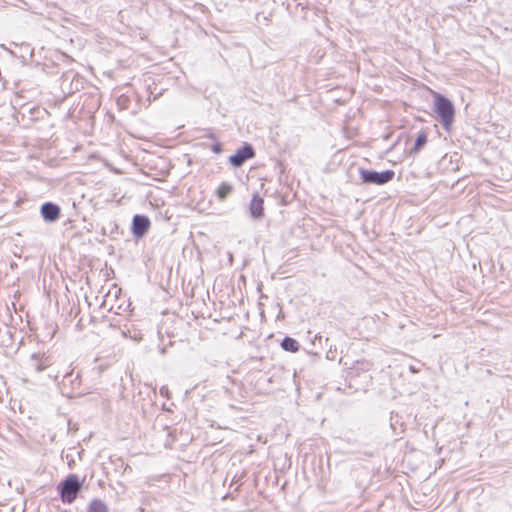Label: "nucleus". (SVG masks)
Segmentation results:
<instances>
[{
	"label": "nucleus",
	"mask_w": 512,
	"mask_h": 512,
	"mask_svg": "<svg viewBox=\"0 0 512 512\" xmlns=\"http://www.w3.org/2000/svg\"><path fill=\"white\" fill-rule=\"evenodd\" d=\"M81 489V483L77 475L71 474L61 482L58 486V490L63 503H72L76 498Z\"/></svg>",
	"instance_id": "f257e3e1"
},
{
	"label": "nucleus",
	"mask_w": 512,
	"mask_h": 512,
	"mask_svg": "<svg viewBox=\"0 0 512 512\" xmlns=\"http://www.w3.org/2000/svg\"><path fill=\"white\" fill-rule=\"evenodd\" d=\"M435 112L439 115L441 123L446 130H449L454 120L453 104L444 96H435Z\"/></svg>",
	"instance_id": "f03ea898"
},
{
	"label": "nucleus",
	"mask_w": 512,
	"mask_h": 512,
	"mask_svg": "<svg viewBox=\"0 0 512 512\" xmlns=\"http://www.w3.org/2000/svg\"><path fill=\"white\" fill-rule=\"evenodd\" d=\"M360 176H361L363 183L384 185V184L390 182L394 178L395 172L393 170L376 172V171L361 169Z\"/></svg>",
	"instance_id": "7ed1b4c3"
},
{
	"label": "nucleus",
	"mask_w": 512,
	"mask_h": 512,
	"mask_svg": "<svg viewBox=\"0 0 512 512\" xmlns=\"http://www.w3.org/2000/svg\"><path fill=\"white\" fill-rule=\"evenodd\" d=\"M254 150L251 145L245 144L238 149L234 155L229 158L230 163L235 166H241L247 159L254 157Z\"/></svg>",
	"instance_id": "20e7f679"
},
{
	"label": "nucleus",
	"mask_w": 512,
	"mask_h": 512,
	"mask_svg": "<svg viewBox=\"0 0 512 512\" xmlns=\"http://www.w3.org/2000/svg\"><path fill=\"white\" fill-rule=\"evenodd\" d=\"M150 227V220L143 215H135L132 222V232L137 237H142Z\"/></svg>",
	"instance_id": "39448f33"
},
{
	"label": "nucleus",
	"mask_w": 512,
	"mask_h": 512,
	"mask_svg": "<svg viewBox=\"0 0 512 512\" xmlns=\"http://www.w3.org/2000/svg\"><path fill=\"white\" fill-rule=\"evenodd\" d=\"M249 211L253 218L259 219L264 216V198L258 193L252 196L249 204Z\"/></svg>",
	"instance_id": "423d86ee"
},
{
	"label": "nucleus",
	"mask_w": 512,
	"mask_h": 512,
	"mask_svg": "<svg viewBox=\"0 0 512 512\" xmlns=\"http://www.w3.org/2000/svg\"><path fill=\"white\" fill-rule=\"evenodd\" d=\"M41 215L45 220L53 222L60 217V208L51 202L44 203L41 207Z\"/></svg>",
	"instance_id": "0eeeda50"
},
{
	"label": "nucleus",
	"mask_w": 512,
	"mask_h": 512,
	"mask_svg": "<svg viewBox=\"0 0 512 512\" xmlns=\"http://www.w3.org/2000/svg\"><path fill=\"white\" fill-rule=\"evenodd\" d=\"M32 366L36 371L45 370L49 364V358L45 353H35L31 356Z\"/></svg>",
	"instance_id": "6e6552de"
},
{
	"label": "nucleus",
	"mask_w": 512,
	"mask_h": 512,
	"mask_svg": "<svg viewBox=\"0 0 512 512\" xmlns=\"http://www.w3.org/2000/svg\"><path fill=\"white\" fill-rule=\"evenodd\" d=\"M233 191V186L229 183H221L215 191V195L219 201H224Z\"/></svg>",
	"instance_id": "1a4fd4ad"
},
{
	"label": "nucleus",
	"mask_w": 512,
	"mask_h": 512,
	"mask_svg": "<svg viewBox=\"0 0 512 512\" xmlns=\"http://www.w3.org/2000/svg\"><path fill=\"white\" fill-rule=\"evenodd\" d=\"M281 347L288 352L296 353L300 349L298 341L291 337H285L281 342Z\"/></svg>",
	"instance_id": "9d476101"
},
{
	"label": "nucleus",
	"mask_w": 512,
	"mask_h": 512,
	"mask_svg": "<svg viewBox=\"0 0 512 512\" xmlns=\"http://www.w3.org/2000/svg\"><path fill=\"white\" fill-rule=\"evenodd\" d=\"M86 512H109L107 505L100 499H93L87 507Z\"/></svg>",
	"instance_id": "9b49d317"
},
{
	"label": "nucleus",
	"mask_w": 512,
	"mask_h": 512,
	"mask_svg": "<svg viewBox=\"0 0 512 512\" xmlns=\"http://www.w3.org/2000/svg\"><path fill=\"white\" fill-rule=\"evenodd\" d=\"M427 142V134L422 131L418 134L413 151L418 152Z\"/></svg>",
	"instance_id": "f8f14e48"
}]
</instances>
